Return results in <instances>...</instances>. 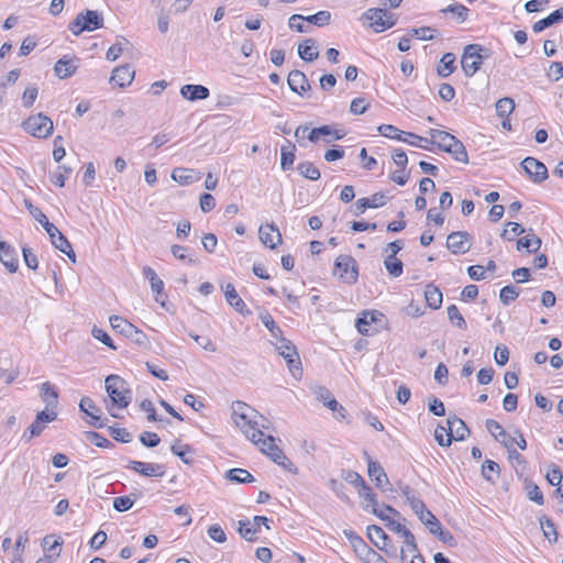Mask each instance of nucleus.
I'll return each instance as SVG.
<instances>
[{
  "mask_svg": "<svg viewBox=\"0 0 563 563\" xmlns=\"http://www.w3.org/2000/svg\"><path fill=\"white\" fill-rule=\"evenodd\" d=\"M256 413H247L241 418H235V426L244 433L246 439L252 441L260 450L265 453L271 460L283 466L288 472L296 474L298 468L291 463L284 452L276 445L273 435L265 437L261 428H266L265 424H260L255 420Z\"/></svg>",
  "mask_w": 563,
  "mask_h": 563,
  "instance_id": "f257e3e1",
  "label": "nucleus"
},
{
  "mask_svg": "<svg viewBox=\"0 0 563 563\" xmlns=\"http://www.w3.org/2000/svg\"><path fill=\"white\" fill-rule=\"evenodd\" d=\"M104 388L108 395L104 399L106 408L112 417L117 418L114 409L122 410L131 404L132 390L126 380L114 374L107 376Z\"/></svg>",
  "mask_w": 563,
  "mask_h": 563,
  "instance_id": "f03ea898",
  "label": "nucleus"
},
{
  "mask_svg": "<svg viewBox=\"0 0 563 563\" xmlns=\"http://www.w3.org/2000/svg\"><path fill=\"white\" fill-rule=\"evenodd\" d=\"M103 26V16L95 10H86L77 14L75 20L70 22L69 30L74 35L78 36L84 31H95Z\"/></svg>",
  "mask_w": 563,
  "mask_h": 563,
  "instance_id": "7ed1b4c3",
  "label": "nucleus"
},
{
  "mask_svg": "<svg viewBox=\"0 0 563 563\" xmlns=\"http://www.w3.org/2000/svg\"><path fill=\"white\" fill-rule=\"evenodd\" d=\"M385 316L378 310H364L355 321L357 331L363 335H374L383 328Z\"/></svg>",
  "mask_w": 563,
  "mask_h": 563,
  "instance_id": "20e7f679",
  "label": "nucleus"
},
{
  "mask_svg": "<svg viewBox=\"0 0 563 563\" xmlns=\"http://www.w3.org/2000/svg\"><path fill=\"white\" fill-rule=\"evenodd\" d=\"M109 321L114 331L132 340L137 345L145 346L148 343L146 334L123 317L111 316Z\"/></svg>",
  "mask_w": 563,
  "mask_h": 563,
  "instance_id": "39448f33",
  "label": "nucleus"
},
{
  "mask_svg": "<svg viewBox=\"0 0 563 563\" xmlns=\"http://www.w3.org/2000/svg\"><path fill=\"white\" fill-rule=\"evenodd\" d=\"M276 350L279 355L284 357L287 363L288 369L295 378H300L302 375L301 361L296 346L287 339L280 338L276 344Z\"/></svg>",
  "mask_w": 563,
  "mask_h": 563,
  "instance_id": "423d86ee",
  "label": "nucleus"
},
{
  "mask_svg": "<svg viewBox=\"0 0 563 563\" xmlns=\"http://www.w3.org/2000/svg\"><path fill=\"white\" fill-rule=\"evenodd\" d=\"M484 48L479 44H468L462 54V69L466 77H473L481 68L486 56L482 55Z\"/></svg>",
  "mask_w": 563,
  "mask_h": 563,
  "instance_id": "0eeeda50",
  "label": "nucleus"
},
{
  "mask_svg": "<svg viewBox=\"0 0 563 563\" xmlns=\"http://www.w3.org/2000/svg\"><path fill=\"white\" fill-rule=\"evenodd\" d=\"M23 129L34 137L46 139L53 133V121L43 113L30 115L23 122Z\"/></svg>",
  "mask_w": 563,
  "mask_h": 563,
  "instance_id": "6e6552de",
  "label": "nucleus"
},
{
  "mask_svg": "<svg viewBox=\"0 0 563 563\" xmlns=\"http://www.w3.org/2000/svg\"><path fill=\"white\" fill-rule=\"evenodd\" d=\"M362 20L368 22V25L374 29L375 32L380 33L385 30L393 27L396 23L394 14L389 13L386 9L372 8L363 13Z\"/></svg>",
  "mask_w": 563,
  "mask_h": 563,
  "instance_id": "1a4fd4ad",
  "label": "nucleus"
},
{
  "mask_svg": "<svg viewBox=\"0 0 563 563\" xmlns=\"http://www.w3.org/2000/svg\"><path fill=\"white\" fill-rule=\"evenodd\" d=\"M339 272V277L346 284H355L357 282V264L350 255H339L334 262V273Z\"/></svg>",
  "mask_w": 563,
  "mask_h": 563,
  "instance_id": "9d476101",
  "label": "nucleus"
},
{
  "mask_svg": "<svg viewBox=\"0 0 563 563\" xmlns=\"http://www.w3.org/2000/svg\"><path fill=\"white\" fill-rule=\"evenodd\" d=\"M471 246V235L465 231H456L448 235L446 247L453 254H465Z\"/></svg>",
  "mask_w": 563,
  "mask_h": 563,
  "instance_id": "9b49d317",
  "label": "nucleus"
},
{
  "mask_svg": "<svg viewBox=\"0 0 563 563\" xmlns=\"http://www.w3.org/2000/svg\"><path fill=\"white\" fill-rule=\"evenodd\" d=\"M521 167L534 183H542L548 178V169L543 163L534 157H526Z\"/></svg>",
  "mask_w": 563,
  "mask_h": 563,
  "instance_id": "f8f14e48",
  "label": "nucleus"
},
{
  "mask_svg": "<svg viewBox=\"0 0 563 563\" xmlns=\"http://www.w3.org/2000/svg\"><path fill=\"white\" fill-rule=\"evenodd\" d=\"M344 135L345 133L343 131L335 130L332 125H321L310 130L307 137L312 143H317L321 139H323L325 143H331L332 141L343 139Z\"/></svg>",
  "mask_w": 563,
  "mask_h": 563,
  "instance_id": "ddd939ff",
  "label": "nucleus"
},
{
  "mask_svg": "<svg viewBox=\"0 0 563 563\" xmlns=\"http://www.w3.org/2000/svg\"><path fill=\"white\" fill-rule=\"evenodd\" d=\"M267 522H268V518L264 517V516H255L253 518V521H251L249 519L241 520L239 522L240 523L239 533L245 540L254 541L255 540L254 536L257 532V530L260 529L261 525H264L266 527V529H269V526L267 525Z\"/></svg>",
  "mask_w": 563,
  "mask_h": 563,
  "instance_id": "4468645a",
  "label": "nucleus"
},
{
  "mask_svg": "<svg viewBox=\"0 0 563 563\" xmlns=\"http://www.w3.org/2000/svg\"><path fill=\"white\" fill-rule=\"evenodd\" d=\"M367 460V473L372 481L375 482V486L383 492L386 490V486L389 485V479L380 465L379 462L373 461L367 453H365Z\"/></svg>",
  "mask_w": 563,
  "mask_h": 563,
  "instance_id": "2eb2a0df",
  "label": "nucleus"
},
{
  "mask_svg": "<svg viewBox=\"0 0 563 563\" xmlns=\"http://www.w3.org/2000/svg\"><path fill=\"white\" fill-rule=\"evenodd\" d=\"M144 277L150 282L151 289L155 294V301L159 302L163 307L165 306V298L167 297L164 294V283L157 276L155 271L150 266H144L143 269Z\"/></svg>",
  "mask_w": 563,
  "mask_h": 563,
  "instance_id": "dca6fc26",
  "label": "nucleus"
},
{
  "mask_svg": "<svg viewBox=\"0 0 563 563\" xmlns=\"http://www.w3.org/2000/svg\"><path fill=\"white\" fill-rule=\"evenodd\" d=\"M224 290V297L227 302L240 314L242 316H250L252 312L246 307L244 300L239 296L238 291L235 290L234 286L232 284H227L223 287Z\"/></svg>",
  "mask_w": 563,
  "mask_h": 563,
  "instance_id": "f3484780",
  "label": "nucleus"
},
{
  "mask_svg": "<svg viewBox=\"0 0 563 563\" xmlns=\"http://www.w3.org/2000/svg\"><path fill=\"white\" fill-rule=\"evenodd\" d=\"M0 262L10 273H15L19 268L16 251L3 241H0Z\"/></svg>",
  "mask_w": 563,
  "mask_h": 563,
  "instance_id": "a211bd4d",
  "label": "nucleus"
},
{
  "mask_svg": "<svg viewBox=\"0 0 563 563\" xmlns=\"http://www.w3.org/2000/svg\"><path fill=\"white\" fill-rule=\"evenodd\" d=\"M129 468L137 472L139 474L143 476H157L162 477L165 474V466L162 464H155V463H145V462H139V461H129L128 466Z\"/></svg>",
  "mask_w": 563,
  "mask_h": 563,
  "instance_id": "6ab92c4d",
  "label": "nucleus"
},
{
  "mask_svg": "<svg viewBox=\"0 0 563 563\" xmlns=\"http://www.w3.org/2000/svg\"><path fill=\"white\" fill-rule=\"evenodd\" d=\"M258 234L261 242L269 249H275L283 242L282 234L274 224L261 225Z\"/></svg>",
  "mask_w": 563,
  "mask_h": 563,
  "instance_id": "aec40b11",
  "label": "nucleus"
},
{
  "mask_svg": "<svg viewBox=\"0 0 563 563\" xmlns=\"http://www.w3.org/2000/svg\"><path fill=\"white\" fill-rule=\"evenodd\" d=\"M287 84L290 90L298 93L299 96H302L311 88L306 75L297 69L291 70L288 74Z\"/></svg>",
  "mask_w": 563,
  "mask_h": 563,
  "instance_id": "412c9836",
  "label": "nucleus"
},
{
  "mask_svg": "<svg viewBox=\"0 0 563 563\" xmlns=\"http://www.w3.org/2000/svg\"><path fill=\"white\" fill-rule=\"evenodd\" d=\"M79 408L82 412L90 417L89 424L95 428L103 427L101 421L100 409L96 406L95 401L90 397H82L79 402Z\"/></svg>",
  "mask_w": 563,
  "mask_h": 563,
  "instance_id": "4be33fe9",
  "label": "nucleus"
},
{
  "mask_svg": "<svg viewBox=\"0 0 563 563\" xmlns=\"http://www.w3.org/2000/svg\"><path fill=\"white\" fill-rule=\"evenodd\" d=\"M134 76L135 71L131 68L130 65H121L112 70L110 82H114L120 88H124L131 85Z\"/></svg>",
  "mask_w": 563,
  "mask_h": 563,
  "instance_id": "5701e85b",
  "label": "nucleus"
},
{
  "mask_svg": "<svg viewBox=\"0 0 563 563\" xmlns=\"http://www.w3.org/2000/svg\"><path fill=\"white\" fill-rule=\"evenodd\" d=\"M202 174L185 167H176L172 170V178L179 185H190L200 180Z\"/></svg>",
  "mask_w": 563,
  "mask_h": 563,
  "instance_id": "b1692460",
  "label": "nucleus"
},
{
  "mask_svg": "<svg viewBox=\"0 0 563 563\" xmlns=\"http://www.w3.org/2000/svg\"><path fill=\"white\" fill-rule=\"evenodd\" d=\"M377 131L385 137H389V139H394V140H398V141H401V142H406V143H409L416 147H421V148H424L427 150L428 146L427 145H422V144H419L417 142H411V140L407 139V137H404V134L405 132L399 130L398 128H396L395 125H391V124H382L377 128Z\"/></svg>",
  "mask_w": 563,
  "mask_h": 563,
  "instance_id": "393cba45",
  "label": "nucleus"
},
{
  "mask_svg": "<svg viewBox=\"0 0 563 563\" xmlns=\"http://www.w3.org/2000/svg\"><path fill=\"white\" fill-rule=\"evenodd\" d=\"M429 135H430L429 145L434 144L440 150H442L444 152L448 151V147H450L451 144L456 139L453 134L442 131V130H438V129H431L429 131Z\"/></svg>",
  "mask_w": 563,
  "mask_h": 563,
  "instance_id": "a878e982",
  "label": "nucleus"
},
{
  "mask_svg": "<svg viewBox=\"0 0 563 563\" xmlns=\"http://www.w3.org/2000/svg\"><path fill=\"white\" fill-rule=\"evenodd\" d=\"M180 95L189 101H197L207 99L210 91L202 85H185L180 88Z\"/></svg>",
  "mask_w": 563,
  "mask_h": 563,
  "instance_id": "bb28decb",
  "label": "nucleus"
},
{
  "mask_svg": "<svg viewBox=\"0 0 563 563\" xmlns=\"http://www.w3.org/2000/svg\"><path fill=\"white\" fill-rule=\"evenodd\" d=\"M367 537L371 542L379 550H386V545L389 544L390 539L385 531L376 525L367 527Z\"/></svg>",
  "mask_w": 563,
  "mask_h": 563,
  "instance_id": "cd10ccee",
  "label": "nucleus"
},
{
  "mask_svg": "<svg viewBox=\"0 0 563 563\" xmlns=\"http://www.w3.org/2000/svg\"><path fill=\"white\" fill-rule=\"evenodd\" d=\"M77 69V65L73 58H67L64 56L59 58L54 67V71L56 76L60 79H66L75 74Z\"/></svg>",
  "mask_w": 563,
  "mask_h": 563,
  "instance_id": "c85d7f7f",
  "label": "nucleus"
},
{
  "mask_svg": "<svg viewBox=\"0 0 563 563\" xmlns=\"http://www.w3.org/2000/svg\"><path fill=\"white\" fill-rule=\"evenodd\" d=\"M446 423L455 441H463L470 433L465 422L456 416L449 417Z\"/></svg>",
  "mask_w": 563,
  "mask_h": 563,
  "instance_id": "c756f323",
  "label": "nucleus"
},
{
  "mask_svg": "<svg viewBox=\"0 0 563 563\" xmlns=\"http://www.w3.org/2000/svg\"><path fill=\"white\" fill-rule=\"evenodd\" d=\"M561 22H563V7L556 9L551 14H549L547 18L536 22L532 25V30H533V32L539 33V32H542L545 29H548L554 24L561 23Z\"/></svg>",
  "mask_w": 563,
  "mask_h": 563,
  "instance_id": "7c9ffc66",
  "label": "nucleus"
},
{
  "mask_svg": "<svg viewBox=\"0 0 563 563\" xmlns=\"http://www.w3.org/2000/svg\"><path fill=\"white\" fill-rule=\"evenodd\" d=\"M454 62L455 55L453 53H445L437 67L438 76L441 78L449 77L456 69Z\"/></svg>",
  "mask_w": 563,
  "mask_h": 563,
  "instance_id": "2f4dec72",
  "label": "nucleus"
},
{
  "mask_svg": "<svg viewBox=\"0 0 563 563\" xmlns=\"http://www.w3.org/2000/svg\"><path fill=\"white\" fill-rule=\"evenodd\" d=\"M40 389V397L44 402H46L47 408H56L58 404V393L51 383H43Z\"/></svg>",
  "mask_w": 563,
  "mask_h": 563,
  "instance_id": "473e14b6",
  "label": "nucleus"
},
{
  "mask_svg": "<svg viewBox=\"0 0 563 563\" xmlns=\"http://www.w3.org/2000/svg\"><path fill=\"white\" fill-rule=\"evenodd\" d=\"M346 539L350 541L354 552L357 554V556L362 558L366 552H368L369 545L366 544V542L354 531L352 530H344L343 531Z\"/></svg>",
  "mask_w": 563,
  "mask_h": 563,
  "instance_id": "72a5a7b5",
  "label": "nucleus"
},
{
  "mask_svg": "<svg viewBox=\"0 0 563 563\" xmlns=\"http://www.w3.org/2000/svg\"><path fill=\"white\" fill-rule=\"evenodd\" d=\"M298 54L301 59L312 62L318 58L319 52L316 42L312 38H307L303 44L298 46Z\"/></svg>",
  "mask_w": 563,
  "mask_h": 563,
  "instance_id": "f704fd0d",
  "label": "nucleus"
},
{
  "mask_svg": "<svg viewBox=\"0 0 563 563\" xmlns=\"http://www.w3.org/2000/svg\"><path fill=\"white\" fill-rule=\"evenodd\" d=\"M51 242L57 250L64 253L73 263L76 262V254L71 247V244L62 232L58 233V235L55 239L51 240Z\"/></svg>",
  "mask_w": 563,
  "mask_h": 563,
  "instance_id": "c9c22d12",
  "label": "nucleus"
},
{
  "mask_svg": "<svg viewBox=\"0 0 563 563\" xmlns=\"http://www.w3.org/2000/svg\"><path fill=\"white\" fill-rule=\"evenodd\" d=\"M541 244L542 242L539 236L533 233H529L527 236L518 240L517 250L521 251L525 249L528 253H536L540 249Z\"/></svg>",
  "mask_w": 563,
  "mask_h": 563,
  "instance_id": "e433bc0d",
  "label": "nucleus"
},
{
  "mask_svg": "<svg viewBox=\"0 0 563 563\" xmlns=\"http://www.w3.org/2000/svg\"><path fill=\"white\" fill-rule=\"evenodd\" d=\"M424 298L431 309H439L442 305V292L433 284L426 286Z\"/></svg>",
  "mask_w": 563,
  "mask_h": 563,
  "instance_id": "4c0bfd02",
  "label": "nucleus"
},
{
  "mask_svg": "<svg viewBox=\"0 0 563 563\" xmlns=\"http://www.w3.org/2000/svg\"><path fill=\"white\" fill-rule=\"evenodd\" d=\"M295 150L296 146L290 141H287V145H283L280 148V167L283 170H288L291 168L295 161Z\"/></svg>",
  "mask_w": 563,
  "mask_h": 563,
  "instance_id": "58836bf2",
  "label": "nucleus"
},
{
  "mask_svg": "<svg viewBox=\"0 0 563 563\" xmlns=\"http://www.w3.org/2000/svg\"><path fill=\"white\" fill-rule=\"evenodd\" d=\"M225 478L240 483V484H246V483H253L255 481L254 476L244 468H231L227 472Z\"/></svg>",
  "mask_w": 563,
  "mask_h": 563,
  "instance_id": "ea45409f",
  "label": "nucleus"
},
{
  "mask_svg": "<svg viewBox=\"0 0 563 563\" xmlns=\"http://www.w3.org/2000/svg\"><path fill=\"white\" fill-rule=\"evenodd\" d=\"M446 153L451 154L452 157L460 163L467 164L468 163V155L466 152V148L464 144L455 139L454 142L451 144L450 147H448Z\"/></svg>",
  "mask_w": 563,
  "mask_h": 563,
  "instance_id": "a19ab883",
  "label": "nucleus"
},
{
  "mask_svg": "<svg viewBox=\"0 0 563 563\" xmlns=\"http://www.w3.org/2000/svg\"><path fill=\"white\" fill-rule=\"evenodd\" d=\"M360 495L368 501L369 506L372 507V512L382 520L387 519V515H383V511L378 507L377 496L374 494L371 489V487H365L363 492H360Z\"/></svg>",
  "mask_w": 563,
  "mask_h": 563,
  "instance_id": "79ce46f5",
  "label": "nucleus"
},
{
  "mask_svg": "<svg viewBox=\"0 0 563 563\" xmlns=\"http://www.w3.org/2000/svg\"><path fill=\"white\" fill-rule=\"evenodd\" d=\"M140 496V493H131L128 496H120L113 499V508L119 511L123 512L132 508L134 505V501Z\"/></svg>",
  "mask_w": 563,
  "mask_h": 563,
  "instance_id": "37998d69",
  "label": "nucleus"
},
{
  "mask_svg": "<svg viewBox=\"0 0 563 563\" xmlns=\"http://www.w3.org/2000/svg\"><path fill=\"white\" fill-rule=\"evenodd\" d=\"M539 522H540V526H541L544 537L548 538V540L550 542H556L558 532H556L554 522L547 516L540 517Z\"/></svg>",
  "mask_w": 563,
  "mask_h": 563,
  "instance_id": "c03bdc74",
  "label": "nucleus"
},
{
  "mask_svg": "<svg viewBox=\"0 0 563 563\" xmlns=\"http://www.w3.org/2000/svg\"><path fill=\"white\" fill-rule=\"evenodd\" d=\"M63 544V540L60 538L54 539V536H47L43 539V548L45 551L51 552V558H58L60 554V548Z\"/></svg>",
  "mask_w": 563,
  "mask_h": 563,
  "instance_id": "a18cd8bd",
  "label": "nucleus"
},
{
  "mask_svg": "<svg viewBox=\"0 0 563 563\" xmlns=\"http://www.w3.org/2000/svg\"><path fill=\"white\" fill-rule=\"evenodd\" d=\"M297 169L302 177L310 180H318L321 176L320 170L311 162L299 163Z\"/></svg>",
  "mask_w": 563,
  "mask_h": 563,
  "instance_id": "49530a36",
  "label": "nucleus"
},
{
  "mask_svg": "<svg viewBox=\"0 0 563 563\" xmlns=\"http://www.w3.org/2000/svg\"><path fill=\"white\" fill-rule=\"evenodd\" d=\"M172 452L178 456L184 463L190 464L192 463V459L187 455L192 452V449L188 444H181L179 440L175 441L170 448Z\"/></svg>",
  "mask_w": 563,
  "mask_h": 563,
  "instance_id": "de8ad7c7",
  "label": "nucleus"
},
{
  "mask_svg": "<svg viewBox=\"0 0 563 563\" xmlns=\"http://www.w3.org/2000/svg\"><path fill=\"white\" fill-rule=\"evenodd\" d=\"M384 265L387 272L394 277H398L402 274V262L399 261L394 254H390L385 258Z\"/></svg>",
  "mask_w": 563,
  "mask_h": 563,
  "instance_id": "09e8293b",
  "label": "nucleus"
},
{
  "mask_svg": "<svg viewBox=\"0 0 563 563\" xmlns=\"http://www.w3.org/2000/svg\"><path fill=\"white\" fill-rule=\"evenodd\" d=\"M515 439L509 441H501V444L507 449L509 460L516 465L526 467V460L516 449H514Z\"/></svg>",
  "mask_w": 563,
  "mask_h": 563,
  "instance_id": "8fccbe9b",
  "label": "nucleus"
},
{
  "mask_svg": "<svg viewBox=\"0 0 563 563\" xmlns=\"http://www.w3.org/2000/svg\"><path fill=\"white\" fill-rule=\"evenodd\" d=\"M499 471V465L492 460H486L482 465V476L490 483H495L494 475L498 476Z\"/></svg>",
  "mask_w": 563,
  "mask_h": 563,
  "instance_id": "3c124183",
  "label": "nucleus"
},
{
  "mask_svg": "<svg viewBox=\"0 0 563 563\" xmlns=\"http://www.w3.org/2000/svg\"><path fill=\"white\" fill-rule=\"evenodd\" d=\"M453 433L450 431L449 427L444 428L442 426H438L434 431V438L439 445L449 446L453 441Z\"/></svg>",
  "mask_w": 563,
  "mask_h": 563,
  "instance_id": "603ef678",
  "label": "nucleus"
},
{
  "mask_svg": "<svg viewBox=\"0 0 563 563\" xmlns=\"http://www.w3.org/2000/svg\"><path fill=\"white\" fill-rule=\"evenodd\" d=\"M515 109V102L511 98L505 97L496 102V112L500 118L508 117Z\"/></svg>",
  "mask_w": 563,
  "mask_h": 563,
  "instance_id": "864d4df0",
  "label": "nucleus"
},
{
  "mask_svg": "<svg viewBox=\"0 0 563 563\" xmlns=\"http://www.w3.org/2000/svg\"><path fill=\"white\" fill-rule=\"evenodd\" d=\"M448 318L452 324L457 327L459 329L465 330L466 322L463 316L461 314L459 308L455 305H451L448 307Z\"/></svg>",
  "mask_w": 563,
  "mask_h": 563,
  "instance_id": "5fc2aeb1",
  "label": "nucleus"
},
{
  "mask_svg": "<svg viewBox=\"0 0 563 563\" xmlns=\"http://www.w3.org/2000/svg\"><path fill=\"white\" fill-rule=\"evenodd\" d=\"M518 296L519 290L515 286L508 285L500 289L499 299L504 305L508 306L515 301Z\"/></svg>",
  "mask_w": 563,
  "mask_h": 563,
  "instance_id": "6e6d98bb",
  "label": "nucleus"
},
{
  "mask_svg": "<svg viewBox=\"0 0 563 563\" xmlns=\"http://www.w3.org/2000/svg\"><path fill=\"white\" fill-rule=\"evenodd\" d=\"M260 318H261V321L263 322V324L269 330V332L272 333V335L274 338H279V339L283 338L282 329L276 324L273 317L268 312L262 313L260 316Z\"/></svg>",
  "mask_w": 563,
  "mask_h": 563,
  "instance_id": "4d7b16f0",
  "label": "nucleus"
},
{
  "mask_svg": "<svg viewBox=\"0 0 563 563\" xmlns=\"http://www.w3.org/2000/svg\"><path fill=\"white\" fill-rule=\"evenodd\" d=\"M441 12H443V13L450 12L456 16L459 22H464L467 19L468 9L463 4L455 3V4H450L445 9H442Z\"/></svg>",
  "mask_w": 563,
  "mask_h": 563,
  "instance_id": "13d9d810",
  "label": "nucleus"
},
{
  "mask_svg": "<svg viewBox=\"0 0 563 563\" xmlns=\"http://www.w3.org/2000/svg\"><path fill=\"white\" fill-rule=\"evenodd\" d=\"M85 438L98 448H108L112 445L110 440L95 431L85 432Z\"/></svg>",
  "mask_w": 563,
  "mask_h": 563,
  "instance_id": "bf43d9fd",
  "label": "nucleus"
},
{
  "mask_svg": "<svg viewBox=\"0 0 563 563\" xmlns=\"http://www.w3.org/2000/svg\"><path fill=\"white\" fill-rule=\"evenodd\" d=\"M410 35L416 36L423 41H431L435 37L437 30L430 26H421L418 29H411L409 31Z\"/></svg>",
  "mask_w": 563,
  "mask_h": 563,
  "instance_id": "052dcab7",
  "label": "nucleus"
},
{
  "mask_svg": "<svg viewBox=\"0 0 563 563\" xmlns=\"http://www.w3.org/2000/svg\"><path fill=\"white\" fill-rule=\"evenodd\" d=\"M507 228L503 231L500 236L505 240L512 241L514 236L522 234L526 230L517 222H508Z\"/></svg>",
  "mask_w": 563,
  "mask_h": 563,
  "instance_id": "680f3d73",
  "label": "nucleus"
},
{
  "mask_svg": "<svg viewBox=\"0 0 563 563\" xmlns=\"http://www.w3.org/2000/svg\"><path fill=\"white\" fill-rule=\"evenodd\" d=\"M527 496L530 500L534 501L538 505L544 504V497L539 486L533 483H528L526 485Z\"/></svg>",
  "mask_w": 563,
  "mask_h": 563,
  "instance_id": "e2e57ef3",
  "label": "nucleus"
},
{
  "mask_svg": "<svg viewBox=\"0 0 563 563\" xmlns=\"http://www.w3.org/2000/svg\"><path fill=\"white\" fill-rule=\"evenodd\" d=\"M486 428L496 440H499V438H508V433L504 430L501 424L494 419L486 420Z\"/></svg>",
  "mask_w": 563,
  "mask_h": 563,
  "instance_id": "0e129e2a",
  "label": "nucleus"
},
{
  "mask_svg": "<svg viewBox=\"0 0 563 563\" xmlns=\"http://www.w3.org/2000/svg\"><path fill=\"white\" fill-rule=\"evenodd\" d=\"M331 13L329 11H319L316 14L305 16V21L318 26H323L329 23Z\"/></svg>",
  "mask_w": 563,
  "mask_h": 563,
  "instance_id": "69168bd1",
  "label": "nucleus"
},
{
  "mask_svg": "<svg viewBox=\"0 0 563 563\" xmlns=\"http://www.w3.org/2000/svg\"><path fill=\"white\" fill-rule=\"evenodd\" d=\"M247 413H256V411L243 401H234L232 404V418H241Z\"/></svg>",
  "mask_w": 563,
  "mask_h": 563,
  "instance_id": "338daca9",
  "label": "nucleus"
},
{
  "mask_svg": "<svg viewBox=\"0 0 563 563\" xmlns=\"http://www.w3.org/2000/svg\"><path fill=\"white\" fill-rule=\"evenodd\" d=\"M547 76L552 81H558L563 78V64L560 62H552Z\"/></svg>",
  "mask_w": 563,
  "mask_h": 563,
  "instance_id": "774afa93",
  "label": "nucleus"
}]
</instances>
